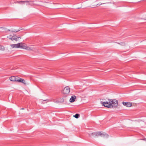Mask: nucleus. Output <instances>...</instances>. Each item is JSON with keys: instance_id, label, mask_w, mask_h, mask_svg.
Masks as SVG:
<instances>
[{"instance_id": "f257e3e1", "label": "nucleus", "mask_w": 146, "mask_h": 146, "mask_svg": "<svg viewBox=\"0 0 146 146\" xmlns=\"http://www.w3.org/2000/svg\"><path fill=\"white\" fill-rule=\"evenodd\" d=\"M10 46L13 48H20L26 49H27V46L22 42L17 44H11Z\"/></svg>"}, {"instance_id": "f03ea898", "label": "nucleus", "mask_w": 146, "mask_h": 146, "mask_svg": "<svg viewBox=\"0 0 146 146\" xmlns=\"http://www.w3.org/2000/svg\"><path fill=\"white\" fill-rule=\"evenodd\" d=\"M88 134L90 137L91 135L94 137L101 136L102 137L108 138L109 136L107 134L105 133H102L100 132L92 133H88Z\"/></svg>"}, {"instance_id": "7ed1b4c3", "label": "nucleus", "mask_w": 146, "mask_h": 146, "mask_svg": "<svg viewBox=\"0 0 146 146\" xmlns=\"http://www.w3.org/2000/svg\"><path fill=\"white\" fill-rule=\"evenodd\" d=\"M110 104L113 105V107L116 108L118 105V101L117 100H110Z\"/></svg>"}, {"instance_id": "20e7f679", "label": "nucleus", "mask_w": 146, "mask_h": 146, "mask_svg": "<svg viewBox=\"0 0 146 146\" xmlns=\"http://www.w3.org/2000/svg\"><path fill=\"white\" fill-rule=\"evenodd\" d=\"M70 92V88L69 86H67L65 87L63 90L62 92L63 94L66 96Z\"/></svg>"}, {"instance_id": "39448f33", "label": "nucleus", "mask_w": 146, "mask_h": 146, "mask_svg": "<svg viewBox=\"0 0 146 146\" xmlns=\"http://www.w3.org/2000/svg\"><path fill=\"white\" fill-rule=\"evenodd\" d=\"M102 104L105 107H107L108 108H112L113 107V105L111 104L110 103V101L108 102H103L102 103Z\"/></svg>"}, {"instance_id": "423d86ee", "label": "nucleus", "mask_w": 146, "mask_h": 146, "mask_svg": "<svg viewBox=\"0 0 146 146\" xmlns=\"http://www.w3.org/2000/svg\"><path fill=\"white\" fill-rule=\"evenodd\" d=\"M7 37L8 38L10 39H11L12 40H15L16 41L18 40L17 38H20V37H18L16 36V35H14L12 36L10 35L9 36H7Z\"/></svg>"}, {"instance_id": "0eeeda50", "label": "nucleus", "mask_w": 146, "mask_h": 146, "mask_svg": "<svg viewBox=\"0 0 146 146\" xmlns=\"http://www.w3.org/2000/svg\"><path fill=\"white\" fill-rule=\"evenodd\" d=\"M122 104L124 106L129 107H131L132 105V104L130 102H123Z\"/></svg>"}, {"instance_id": "6e6552de", "label": "nucleus", "mask_w": 146, "mask_h": 146, "mask_svg": "<svg viewBox=\"0 0 146 146\" xmlns=\"http://www.w3.org/2000/svg\"><path fill=\"white\" fill-rule=\"evenodd\" d=\"M17 78H17V76L16 77L14 76H12L10 77L9 80L12 81L17 82Z\"/></svg>"}, {"instance_id": "1a4fd4ad", "label": "nucleus", "mask_w": 146, "mask_h": 146, "mask_svg": "<svg viewBox=\"0 0 146 146\" xmlns=\"http://www.w3.org/2000/svg\"><path fill=\"white\" fill-rule=\"evenodd\" d=\"M17 78H18L17 80V82H21L23 83L24 84H26L25 81L24 80V79L21 78H20L18 77L17 76Z\"/></svg>"}, {"instance_id": "9d476101", "label": "nucleus", "mask_w": 146, "mask_h": 146, "mask_svg": "<svg viewBox=\"0 0 146 146\" xmlns=\"http://www.w3.org/2000/svg\"><path fill=\"white\" fill-rule=\"evenodd\" d=\"M32 2L31 1H17L15 2L14 3H22V4H24L26 2H27V3H29V2Z\"/></svg>"}, {"instance_id": "9b49d317", "label": "nucleus", "mask_w": 146, "mask_h": 146, "mask_svg": "<svg viewBox=\"0 0 146 146\" xmlns=\"http://www.w3.org/2000/svg\"><path fill=\"white\" fill-rule=\"evenodd\" d=\"M76 97L75 96H72L70 99V102H73L76 99Z\"/></svg>"}, {"instance_id": "f8f14e48", "label": "nucleus", "mask_w": 146, "mask_h": 146, "mask_svg": "<svg viewBox=\"0 0 146 146\" xmlns=\"http://www.w3.org/2000/svg\"><path fill=\"white\" fill-rule=\"evenodd\" d=\"M80 115L78 113H76L75 115H74V117L76 118H79Z\"/></svg>"}, {"instance_id": "ddd939ff", "label": "nucleus", "mask_w": 146, "mask_h": 146, "mask_svg": "<svg viewBox=\"0 0 146 146\" xmlns=\"http://www.w3.org/2000/svg\"><path fill=\"white\" fill-rule=\"evenodd\" d=\"M4 49H5L4 47L3 46L0 45V50H4Z\"/></svg>"}, {"instance_id": "4468645a", "label": "nucleus", "mask_w": 146, "mask_h": 146, "mask_svg": "<svg viewBox=\"0 0 146 146\" xmlns=\"http://www.w3.org/2000/svg\"><path fill=\"white\" fill-rule=\"evenodd\" d=\"M21 30V29H19L17 30H12L11 31V32H15V33H17L19 31Z\"/></svg>"}, {"instance_id": "2eb2a0df", "label": "nucleus", "mask_w": 146, "mask_h": 146, "mask_svg": "<svg viewBox=\"0 0 146 146\" xmlns=\"http://www.w3.org/2000/svg\"><path fill=\"white\" fill-rule=\"evenodd\" d=\"M115 43H117V42H116ZM117 43L119 44H120L121 45H123L125 44L123 42H121L120 43Z\"/></svg>"}, {"instance_id": "dca6fc26", "label": "nucleus", "mask_w": 146, "mask_h": 146, "mask_svg": "<svg viewBox=\"0 0 146 146\" xmlns=\"http://www.w3.org/2000/svg\"><path fill=\"white\" fill-rule=\"evenodd\" d=\"M142 140H144V141H146V138H144L143 139H142Z\"/></svg>"}, {"instance_id": "f3484780", "label": "nucleus", "mask_w": 146, "mask_h": 146, "mask_svg": "<svg viewBox=\"0 0 146 146\" xmlns=\"http://www.w3.org/2000/svg\"><path fill=\"white\" fill-rule=\"evenodd\" d=\"M24 108H22L21 109V110H24Z\"/></svg>"}, {"instance_id": "a211bd4d", "label": "nucleus", "mask_w": 146, "mask_h": 146, "mask_svg": "<svg viewBox=\"0 0 146 146\" xmlns=\"http://www.w3.org/2000/svg\"><path fill=\"white\" fill-rule=\"evenodd\" d=\"M2 28H3V27L0 28V29H2Z\"/></svg>"}]
</instances>
